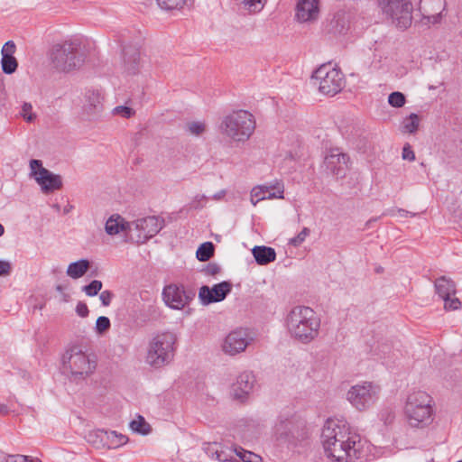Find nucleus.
Segmentation results:
<instances>
[{
  "label": "nucleus",
  "instance_id": "39448f33",
  "mask_svg": "<svg viewBox=\"0 0 462 462\" xmlns=\"http://www.w3.org/2000/svg\"><path fill=\"white\" fill-rule=\"evenodd\" d=\"M177 337L172 332L157 334L150 341L146 362L152 367L159 368L169 364L174 356Z\"/></svg>",
  "mask_w": 462,
  "mask_h": 462
},
{
  "label": "nucleus",
  "instance_id": "c756f323",
  "mask_svg": "<svg viewBox=\"0 0 462 462\" xmlns=\"http://www.w3.org/2000/svg\"><path fill=\"white\" fill-rule=\"evenodd\" d=\"M130 428L137 433L142 435H147L151 431V426L141 415L138 416L137 420H133L130 422Z\"/></svg>",
  "mask_w": 462,
  "mask_h": 462
},
{
  "label": "nucleus",
  "instance_id": "cd10ccee",
  "mask_svg": "<svg viewBox=\"0 0 462 462\" xmlns=\"http://www.w3.org/2000/svg\"><path fill=\"white\" fill-rule=\"evenodd\" d=\"M420 125V116L411 113L409 116L405 117L402 124V132L408 134H415Z\"/></svg>",
  "mask_w": 462,
  "mask_h": 462
},
{
  "label": "nucleus",
  "instance_id": "f03ea898",
  "mask_svg": "<svg viewBox=\"0 0 462 462\" xmlns=\"http://www.w3.org/2000/svg\"><path fill=\"white\" fill-rule=\"evenodd\" d=\"M88 55L87 44L79 39H71L54 44L51 50L50 60L57 70L69 72L80 69Z\"/></svg>",
  "mask_w": 462,
  "mask_h": 462
},
{
  "label": "nucleus",
  "instance_id": "72a5a7b5",
  "mask_svg": "<svg viewBox=\"0 0 462 462\" xmlns=\"http://www.w3.org/2000/svg\"><path fill=\"white\" fill-rule=\"evenodd\" d=\"M158 5L165 11L179 10L183 7L186 0H156Z\"/></svg>",
  "mask_w": 462,
  "mask_h": 462
},
{
  "label": "nucleus",
  "instance_id": "bf43d9fd",
  "mask_svg": "<svg viewBox=\"0 0 462 462\" xmlns=\"http://www.w3.org/2000/svg\"><path fill=\"white\" fill-rule=\"evenodd\" d=\"M226 189H221L220 191L214 194L212 199L215 200H220L226 196Z\"/></svg>",
  "mask_w": 462,
  "mask_h": 462
},
{
  "label": "nucleus",
  "instance_id": "c9c22d12",
  "mask_svg": "<svg viewBox=\"0 0 462 462\" xmlns=\"http://www.w3.org/2000/svg\"><path fill=\"white\" fill-rule=\"evenodd\" d=\"M111 327L110 319L107 317L100 316L96 321V331L97 334H103Z\"/></svg>",
  "mask_w": 462,
  "mask_h": 462
},
{
  "label": "nucleus",
  "instance_id": "c85d7f7f",
  "mask_svg": "<svg viewBox=\"0 0 462 462\" xmlns=\"http://www.w3.org/2000/svg\"><path fill=\"white\" fill-rule=\"evenodd\" d=\"M101 440L104 439V436L106 437L107 440H110V445L115 448L119 447L127 441V437L123 434H117L116 431L101 430Z\"/></svg>",
  "mask_w": 462,
  "mask_h": 462
},
{
  "label": "nucleus",
  "instance_id": "f704fd0d",
  "mask_svg": "<svg viewBox=\"0 0 462 462\" xmlns=\"http://www.w3.org/2000/svg\"><path fill=\"white\" fill-rule=\"evenodd\" d=\"M405 95L399 91L392 92L388 97V103L395 108L402 107L405 105Z\"/></svg>",
  "mask_w": 462,
  "mask_h": 462
},
{
  "label": "nucleus",
  "instance_id": "0e129e2a",
  "mask_svg": "<svg viewBox=\"0 0 462 462\" xmlns=\"http://www.w3.org/2000/svg\"><path fill=\"white\" fill-rule=\"evenodd\" d=\"M6 456L7 455L5 453L0 451V462H5Z\"/></svg>",
  "mask_w": 462,
  "mask_h": 462
},
{
  "label": "nucleus",
  "instance_id": "2eb2a0df",
  "mask_svg": "<svg viewBox=\"0 0 462 462\" xmlns=\"http://www.w3.org/2000/svg\"><path fill=\"white\" fill-rule=\"evenodd\" d=\"M233 284L228 281H223L212 287L203 285L199 288V299L204 306L220 302L231 292Z\"/></svg>",
  "mask_w": 462,
  "mask_h": 462
},
{
  "label": "nucleus",
  "instance_id": "5fc2aeb1",
  "mask_svg": "<svg viewBox=\"0 0 462 462\" xmlns=\"http://www.w3.org/2000/svg\"><path fill=\"white\" fill-rule=\"evenodd\" d=\"M402 155V159H404V160H408L410 162H412L415 160V153L412 151L410 144H408V143L403 146Z\"/></svg>",
  "mask_w": 462,
  "mask_h": 462
},
{
  "label": "nucleus",
  "instance_id": "473e14b6",
  "mask_svg": "<svg viewBox=\"0 0 462 462\" xmlns=\"http://www.w3.org/2000/svg\"><path fill=\"white\" fill-rule=\"evenodd\" d=\"M234 452L243 462H262L263 458L251 451L245 450L242 448H236Z\"/></svg>",
  "mask_w": 462,
  "mask_h": 462
},
{
  "label": "nucleus",
  "instance_id": "338daca9",
  "mask_svg": "<svg viewBox=\"0 0 462 462\" xmlns=\"http://www.w3.org/2000/svg\"><path fill=\"white\" fill-rule=\"evenodd\" d=\"M329 444L332 448H338V444L337 442H335V441H329Z\"/></svg>",
  "mask_w": 462,
  "mask_h": 462
},
{
  "label": "nucleus",
  "instance_id": "680f3d73",
  "mask_svg": "<svg viewBox=\"0 0 462 462\" xmlns=\"http://www.w3.org/2000/svg\"><path fill=\"white\" fill-rule=\"evenodd\" d=\"M10 412L9 408L5 404H0V414L7 415Z\"/></svg>",
  "mask_w": 462,
  "mask_h": 462
},
{
  "label": "nucleus",
  "instance_id": "e433bc0d",
  "mask_svg": "<svg viewBox=\"0 0 462 462\" xmlns=\"http://www.w3.org/2000/svg\"><path fill=\"white\" fill-rule=\"evenodd\" d=\"M380 419L385 425H391L395 419V411L393 408L387 407L381 411Z\"/></svg>",
  "mask_w": 462,
  "mask_h": 462
},
{
  "label": "nucleus",
  "instance_id": "13d9d810",
  "mask_svg": "<svg viewBox=\"0 0 462 462\" xmlns=\"http://www.w3.org/2000/svg\"><path fill=\"white\" fill-rule=\"evenodd\" d=\"M16 462H32V459L28 456L24 455H15Z\"/></svg>",
  "mask_w": 462,
  "mask_h": 462
},
{
  "label": "nucleus",
  "instance_id": "6e6d98bb",
  "mask_svg": "<svg viewBox=\"0 0 462 462\" xmlns=\"http://www.w3.org/2000/svg\"><path fill=\"white\" fill-rule=\"evenodd\" d=\"M12 271L11 263L7 261L0 260V276L9 275Z\"/></svg>",
  "mask_w": 462,
  "mask_h": 462
},
{
  "label": "nucleus",
  "instance_id": "de8ad7c7",
  "mask_svg": "<svg viewBox=\"0 0 462 462\" xmlns=\"http://www.w3.org/2000/svg\"><path fill=\"white\" fill-rule=\"evenodd\" d=\"M335 25L334 28L336 31L340 33L344 34L346 32L348 26H346L344 17H340L339 15L335 18Z\"/></svg>",
  "mask_w": 462,
  "mask_h": 462
},
{
  "label": "nucleus",
  "instance_id": "412c9836",
  "mask_svg": "<svg viewBox=\"0 0 462 462\" xmlns=\"http://www.w3.org/2000/svg\"><path fill=\"white\" fill-rule=\"evenodd\" d=\"M254 383L255 378L252 373L244 372L240 374L236 378V382L232 386L234 397L237 400L244 401L252 391Z\"/></svg>",
  "mask_w": 462,
  "mask_h": 462
},
{
  "label": "nucleus",
  "instance_id": "603ef678",
  "mask_svg": "<svg viewBox=\"0 0 462 462\" xmlns=\"http://www.w3.org/2000/svg\"><path fill=\"white\" fill-rule=\"evenodd\" d=\"M232 453H233L232 450H230L229 453H227L226 451H224V450H220V451L216 450L215 455H216V457L217 460L223 461V462H227V461L233 460Z\"/></svg>",
  "mask_w": 462,
  "mask_h": 462
},
{
  "label": "nucleus",
  "instance_id": "aec40b11",
  "mask_svg": "<svg viewBox=\"0 0 462 462\" xmlns=\"http://www.w3.org/2000/svg\"><path fill=\"white\" fill-rule=\"evenodd\" d=\"M319 0H299L296 5V17L300 22H311L319 17Z\"/></svg>",
  "mask_w": 462,
  "mask_h": 462
},
{
  "label": "nucleus",
  "instance_id": "a211bd4d",
  "mask_svg": "<svg viewBox=\"0 0 462 462\" xmlns=\"http://www.w3.org/2000/svg\"><path fill=\"white\" fill-rule=\"evenodd\" d=\"M250 339L245 329L238 328L231 331L225 338L223 351L230 356H235L245 350Z\"/></svg>",
  "mask_w": 462,
  "mask_h": 462
},
{
  "label": "nucleus",
  "instance_id": "f3484780",
  "mask_svg": "<svg viewBox=\"0 0 462 462\" xmlns=\"http://www.w3.org/2000/svg\"><path fill=\"white\" fill-rule=\"evenodd\" d=\"M349 156L342 152L338 148L330 149L325 156L323 166L328 173L337 178H344L348 168Z\"/></svg>",
  "mask_w": 462,
  "mask_h": 462
},
{
  "label": "nucleus",
  "instance_id": "a18cd8bd",
  "mask_svg": "<svg viewBox=\"0 0 462 462\" xmlns=\"http://www.w3.org/2000/svg\"><path fill=\"white\" fill-rule=\"evenodd\" d=\"M189 131L195 135H199L205 131V125L200 122H192L188 124Z\"/></svg>",
  "mask_w": 462,
  "mask_h": 462
},
{
  "label": "nucleus",
  "instance_id": "a878e982",
  "mask_svg": "<svg viewBox=\"0 0 462 462\" xmlns=\"http://www.w3.org/2000/svg\"><path fill=\"white\" fill-rule=\"evenodd\" d=\"M86 98V106L88 113H96L101 110L104 97L99 90H88Z\"/></svg>",
  "mask_w": 462,
  "mask_h": 462
},
{
  "label": "nucleus",
  "instance_id": "5701e85b",
  "mask_svg": "<svg viewBox=\"0 0 462 462\" xmlns=\"http://www.w3.org/2000/svg\"><path fill=\"white\" fill-rule=\"evenodd\" d=\"M253 256L257 264L266 265L276 259V252L273 247L265 245H255L252 249Z\"/></svg>",
  "mask_w": 462,
  "mask_h": 462
},
{
  "label": "nucleus",
  "instance_id": "3c124183",
  "mask_svg": "<svg viewBox=\"0 0 462 462\" xmlns=\"http://www.w3.org/2000/svg\"><path fill=\"white\" fill-rule=\"evenodd\" d=\"M273 187L271 186H257L254 187L252 189V197L253 198H259L262 197L263 194L266 195V193L269 191V189H272Z\"/></svg>",
  "mask_w": 462,
  "mask_h": 462
},
{
  "label": "nucleus",
  "instance_id": "8fccbe9b",
  "mask_svg": "<svg viewBox=\"0 0 462 462\" xmlns=\"http://www.w3.org/2000/svg\"><path fill=\"white\" fill-rule=\"evenodd\" d=\"M221 268L220 266L216 263H209L203 270L206 274L208 275H217L220 273Z\"/></svg>",
  "mask_w": 462,
  "mask_h": 462
},
{
  "label": "nucleus",
  "instance_id": "20e7f679",
  "mask_svg": "<svg viewBox=\"0 0 462 462\" xmlns=\"http://www.w3.org/2000/svg\"><path fill=\"white\" fill-rule=\"evenodd\" d=\"M432 398L423 391L413 392L408 395L404 414L413 428H424L433 420Z\"/></svg>",
  "mask_w": 462,
  "mask_h": 462
},
{
  "label": "nucleus",
  "instance_id": "7ed1b4c3",
  "mask_svg": "<svg viewBox=\"0 0 462 462\" xmlns=\"http://www.w3.org/2000/svg\"><path fill=\"white\" fill-rule=\"evenodd\" d=\"M286 324L292 338L308 344L318 337L320 319L311 308L296 306L287 315Z\"/></svg>",
  "mask_w": 462,
  "mask_h": 462
},
{
  "label": "nucleus",
  "instance_id": "2f4dec72",
  "mask_svg": "<svg viewBox=\"0 0 462 462\" xmlns=\"http://www.w3.org/2000/svg\"><path fill=\"white\" fill-rule=\"evenodd\" d=\"M103 288V282L99 280H92L88 284L84 285L81 291L88 297L97 296Z\"/></svg>",
  "mask_w": 462,
  "mask_h": 462
},
{
  "label": "nucleus",
  "instance_id": "37998d69",
  "mask_svg": "<svg viewBox=\"0 0 462 462\" xmlns=\"http://www.w3.org/2000/svg\"><path fill=\"white\" fill-rule=\"evenodd\" d=\"M16 46L13 41L6 42L1 51L2 57L14 56Z\"/></svg>",
  "mask_w": 462,
  "mask_h": 462
},
{
  "label": "nucleus",
  "instance_id": "e2e57ef3",
  "mask_svg": "<svg viewBox=\"0 0 462 462\" xmlns=\"http://www.w3.org/2000/svg\"><path fill=\"white\" fill-rule=\"evenodd\" d=\"M5 462H16L15 455L6 456Z\"/></svg>",
  "mask_w": 462,
  "mask_h": 462
},
{
  "label": "nucleus",
  "instance_id": "ddd939ff",
  "mask_svg": "<svg viewBox=\"0 0 462 462\" xmlns=\"http://www.w3.org/2000/svg\"><path fill=\"white\" fill-rule=\"evenodd\" d=\"M31 177L40 185L44 194H50L62 188V178L42 166V162L37 159L30 161Z\"/></svg>",
  "mask_w": 462,
  "mask_h": 462
},
{
  "label": "nucleus",
  "instance_id": "4468645a",
  "mask_svg": "<svg viewBox=\"0 0 462 462\" xmlns=\"http://www.w3.org/2000/svg\"><path fill=\"white\" fill-rule=\"evenodd\" d=\"M195 297L193 289H186L182 284L171 283L162 290V299L165 304L173 310H182Z\"/></svg>",
  "mask_w": 462,
  "mask_h": 462
},
{
  "label": "nucleus",
  "instance_id": "4d7b16f0",
  "mask_svg": "<svg viewBox=\"0 0 462 462\" xmlns=\"http://www.w3.org/2000/svg\"><path fill=\"white\" fill-rule=\"evenodd\" d=\"M203 199L206 200V199H208V198L205 195L196 196L195 201L192 203V208H194L195 209H199V208H203V205L200 204V201Z\"/></svg>",
  "mask_w": 462,
  "mask_h": 462
},
{
  "label": "nucleus",
  "instance_id": "a19ab883",
  "mask_svg": "<svg viewBox=\"0 0 462 462\" xmlns=\"http://www.w3.org/2000/svg\"><path fill=\"white\" fill-rule=\"evenodd\" d=\"M115 115H120L124 118H130L134 115V110L126 106H118L114 108Z\"/></svg>",
  "mask_w": 462,
  "mask_h": 462
},
{
  "label": "nucleus",
  "instance_id": "774afa93",
  "mask_svg": "<svg viewBox=\"0 0 462 462\" xmlns=\"http://www.w3.org/2000/svg\"><path fill=\"white\" fill-rule=\"evenodd\" d=\"M56 290L60 292H62L64 290V287L62 285L59 284L56 286Z\"/></svg>",
  "mask_w": 462,
  "mask_h": 462
},
{
  "label": "nucleus",
  "instance_id": "6ab92c4d",
  "mask_svg": "<svg viewBox=\"0 0 462 462\" xmlns=\"http://www.w3.org/2000/svg\"><path fill=\"white\" fill-rule=\"evenodd\" d=\"M140 43H129L123 46L122 60L125 71L129 75H135L140 70Z\"/></svg>",
  "mask_w": 462,
  "mask_h": 462
},
{
  "label": "nucleus",
  "instance_id": "ea45409f",
  "mask_svg": "<svg viewBox=\"0 0 462 462\" xmlns=\"http://www.w3.org/2000/svg\"><path fill=\"white\" fill-rule=\"evenodd\" d=\"M32 106L30 103L25 102L22 106L21 115L24 118V120L29 123L32 122L36 117L35 114L32 113Z\"/></svg>",
  "mask_w": 462,
  "mask_h": 462
},
{
  "label": "nucleus",
  "instance_id": "69168bd1",
  "mask_svg": "<svg viewBox=\"0 0 462 462\" xmlns=\"http://www.w3.org/2000/svg\"><path fill=\"white\" fill-rule=\"evenodd\" d=\"M260 200H258V198H253L251 196V202L254 206H256V204L259 202Z\"/></svg>",
  "mask_w": 462,
  "mask_h": 462
},
{
  "label": "nucleus",
  "instance_id": "b1692460",
  "mask_svg": "<svg viewBox=\"0 0 462 462\" xmlns=\"http://www.w3.org/2000/svg\"><path fill=\"white\" fill-rule=\"evenodd\" d=\"M436 293L443 300L447 297L454 296L456 294L455 282L446 276L438 278L435 282Z\"/></svg>",
  "mask_w": 462,
  "mask_h": 462
},
{
  "label": "nucleus",
  "instance_id": "9d476101",
  "mask_svg": "<svg viewBox=\"0 0 462 462\" xmlns=\"http://www.w3.org/2000/svg\"><path fill=\"white\" fill-rule=\"evenodd\" d=\"M314 84H319V89L321 93L328 96H335L345 87V79L343 73L331 69L329 65H321L317 69L311 77Z\"/></svg>",
  "mask_w": 462,
  "mask_h": 462
},
{
  "label": "nucleus",
  "instance_id": "09e8293b",
  "mask_svg": "<svg viewBox=\"0 0 462 462\" xmlns=\"http://www.w3.org/2000/svg\"><path fill=\"white\" fill-rule=\"evenodd\" d=\"M114 297L115 294L111 291L106 290L101 291L99 295V300H101L103 306L107 307L111 304V301Z\"/></svg>",
  "mask_w": 462,
  "mask_h": 462
},
{
  "label": "nucleus",
  "instance_id": "864d4df0",
  "mask_svg": "<svg viewBox=\"0 0 462 462\" xmlns=\"http://www.w3.org/2000/svg\"><path fill=\"white\" fill-rule=\"evenodd\" d=\"M76 312L79 317L86 318L89 314V310L85 302L79 301L76 306Z\"/></svg>",
  "mask_w": 462,
  "mask_h": 462
},
{
  "label": "nucleus",
  "instance_id": "1a4fd4ad",
  "mask_svg": "<svg viewBox=\"0 0 462 462\" xmlns=\"http://www.w3.org/2000/svg\"><path fill=\"white\" fill-rule=\"evenodd\" d=\"M377 2L383 13L391 18L396 27L406 30L411 26L413 11L411 0H377Z\"/></svg>",
  "mask_w": 462,
  "mask_h": 462
},
{
  "label": "nucleus",
  "instance_id": "7c9ffc66",
  "mask_svg": "<svg viewBox=\"0 0 462 462\" xmlns=\"http://www.w3.org/2000/svg\"><path fill=\"white\" fill-rule=\"evenodd\" d=\"M2 70L7 75L14 73L18 68V61L14 56L2 57Z\"/></svg>",
  "mask_w": 462,
  "mask_h": 462
},
{
  "label": "nucleus",
  "instance_id": "dca6fc26",
  "mask_svg": "<svg viewBox=\"0 0 462 462\" xmlns=\"http://www.w3.org/2000/svg\"><path fill=\"white\" fill-rule=\"evenodd\" d=\"M445 9L446 0H420L419 6L422 16L420 23L428 27L430 24L440 23Z\"/></svg>",
  "mask_w": 462,
  "mask_h": 462
},
{
  "label": "nucleus",
  "instance_id": "052dcab7",
  "mask_svg": "<svg viewBox=\"0 0 462 462\" xmlns=\"http://www.w3.org/2000/svg\"><path fill=\"white\" fill-rule=\"evenodd\" d=\"M398 213L401 217H413L415 216V214L411 213V212H409L405 209H402V208H399L398 209Z\"/></svg>",
  "mask_w": 462,
  "mask_h": 462
},
{
  "label": "nucleus",
  "instance_id": "423d86ee",
  "mask_svg": "<svg viewBox=\"0 0 462 462\" xmlns=\"http://www.w3.org/2000/svg\"><path fill=\"white\" fill-rule=\"evenodd\" d=\"M222 132L237 142L249 139L255 128L254 116L245 110H238L226 116L221 125Z\"/></svg>",
  "mask_w": 462,
  "mask_h": 462
},
{
  "label": "nucleus",
  "instance_id": "bb28decb",
  "mask_svg": "<svg viewBox=\"0 0 462 462\" xmlns=\"http://www.w3.org/2000/svg\"><path fill=\"white\" fill-rule=\"evenodd\" d=\"M215 254V245L212 242L202 243L196 252V257L200 262L208 261Z\"/></svg>",
  "mask_w": 462,
  "mask_h": 462
},
{
  "label": "nucleus",
  "instance_id": "f8f14e48",
  "mask_svg": "<svg viewBox=\"0 0 462 462\" xmlns=\"http://www.w3.org/2000/svg\"><path fill=\"white\" fill-rule=\"evenodd\" d=\"M130 240L136 244H143L158 234L165 225L164 219L149 216L131 222Z\"/></svg>",
  "mask_w": 462,
  "mask_h": 462
},
{
  "label": "nucleus",
  "instance_id": "393cba45",
  "mask_svg": "<svg viewBox=\"0 0 462 462\" xmlns=\"http://www.w3.org/2000/svg\"><path fill=\"white\" fill-rule=\"evenodd\" d=\"M90 268V262L88 259H80L69 264L67 275L72 279L83 277Z\"/></svg>",
  "mask_w": 462,
  "mask_h": 462
},
{
  "label": "nucleus",
  "instance_id": "0eeeda50",
  "mask_svg": "<svg viewBox=\"0 0 462 462\" xmlns=\"http://www.w3.org/2000/svg\"><path fill=\"white\" fill-rule=\"evenodd\" d=\"M273 436L280 445L296 446L306 437L305 422L296 415L281 414L273 427Z\"/></svg>",
  "mask_w": 462,
  "mask_h": 462
},
{
  "label": "nucleus",
  "instance_id": "49530a36",
  "mask_svg": "<svg viewBox=\"0 0 462 462\" xmlns=\"http://www.w3.org/2000/svg\"><path fill=\"white\" fill-rule=\"evenodd\" d=\"M374 351L380 356H385L391 351V345L388 343H377L374 347Z\"/></svg>",
  "mask_w": 462,
  "mask_h": 462
},
{
  "label": "nucleus",
  "instance_id": "58836bf2",
  "mask_svg": "<svg viewBox=\"0 0 462 462\" xmlns=\"http://www.w3.org/2000/svg\"><path fill=\"white\" fill-rule=\"evenodd\" d=\"M444 300V308L447 310H457L458 309H460L461 307V302L460 300H458V298L457 297H447L445 299H443Z\"/></svg>",
  "mask_w": 462,
  "mask_h": 462
},
{
  "label": "nucleus",
  "instance_id": "f257e3e1",
  "mask_svg": "<svg viewBox=\"0 0 462 462\" xmlns=\"http://www.w3.org/2000/svg\"><path fill=\"white\" fill-rule=\"evenodd\" d=\"M356 439L348 422L343 419H328L321 432L325 454L335 462L352 461L351 451L356 453Z\"/></svg>",
  "mask_w": 462,
  "mask_h": 462
},
{
  "label": "nucleus",
  "instance_id": "6e6552de",
  "mask_svg": "<svg viewBox=\"0 0 462 462\" xmlns=\"http://www.w3.org/2000/svg\"><path fill=\"white\" fill-rule=\"evenodd\" d=\"M64 368L70 372L69 379L76 383L85 380L96 369L97 363L78 346H73L63 356Z\"/></svg>",
  "mask_w": 462,
  "mask_h": 462
},
{
  "label": "nucleus",
  "instance_id": "4be33fe9",
  "mask_svg": "<svg viewBox=\"0 0 462 462\" xmlns=\"http://www.w3.org/2000/svg\"><path fill=\"white\" fill-rule=\"evenodd\" d=\"M131 222H126L120 215H112L106 221L105 229L110 236L125 232L129 237L131 235Z\"/></svg>",
  "mask_w": 462,
  "mask_h": 462
},
{
  "label": "nucleus",
  "instance_id": "c03bdc74",
  "mask_svg": "<svg viewBox=\"0 0 462 462\" xmlns=\"http://www.w3.org/2000/svg\"><path fill=\"white\" fill-rule=\"evenodd\" d=\"M277 191L271 192V189L265 194H263L262 197L258 198V200H263V199H283V188L277 187Z\"/></svg>",
  "mask_w": 462,
  "mask_h": 462
},
{
  "label": "nucleus",
  "instance_id": "79ce46f5",
  "mask_svg": "<svg viewBox=\"0 0 462 462\" xmlns=\"http://www.w3.org/2000/svg\"><path fill=\"white\" fill-rule=\"evenodd\" d=\"M242 3L247 6L250 12L260 11L263 6V0H242Z\"/></svg>",
  "mask_w": 462,
  "mask_h": 462
},
{
  "label": "nucleus",
  "instance_id": "9b49d317",
  "mask_svg": "<svg viewBox=\"0 0 462 462\" xmlns=\"http://www.w3.org/2000/svg\"><path fill=\"white\" fill-rule=\"evenodd\" d=\"M381 388L371 382L356 384L347 392V400L358 411H365L379 399Z\"/></svg>",
  "mask_w": 462,
  "mask_h": 462
},
{
  "label": "nucleus",
  "instance_id": "4c0bfd02",
  "mask_svg": "<svg viewBox=\"0 0 462 462\" xmlns=\"http://www.w3.org/2000/svg\"><path fill=\"white\" fill-rule=\"evenodd\" d=\"M310 233V230L308 227H303V229L296 236L290 240L289 244L295 247L300 245L305 241Z\"/></svg>",
  "mask_w": 462,
  "mask_h": 462
}]
</instances>
